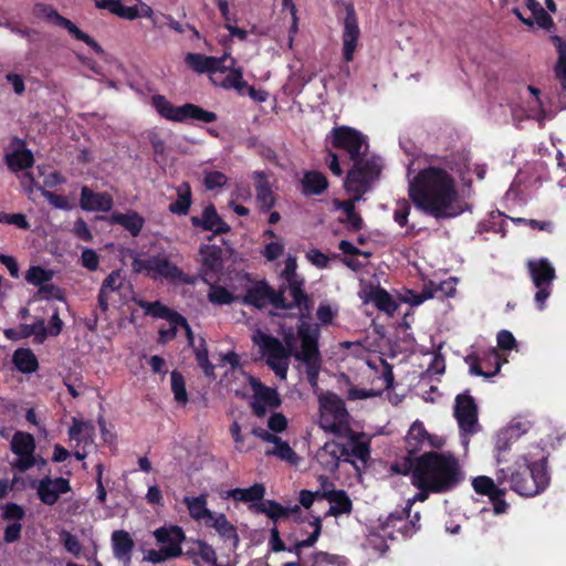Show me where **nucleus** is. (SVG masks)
Segmentation results:
<instances>
[{
	"mask_svg": "<svg viewBox=\"0 0 566 566\" xmlns=\"http://www.w3.org/2000/svg\"><path fill=\"white\" fill-rule=\"evenodd\" d=\"M408 196L419 210L438 220L454 218L462 212L457 206L455 179L441 167L420 169L409 181Z\"/></svg>",
	"mask_w": 566,
	"mask_h": 566,
	"instance_id": "f257e3e1",
	"label": "nucleus"
},
{
	"mask_svg": "<svg viewBox=\"0 0 566 566\" xmlns=\"http://www.w3.org/2000/svg\"><path fill=\"white\" fill-rule=\"evenodd\" d=\"M391 470L402 475H417L441 493L454 490L464 480V473L454 454L434 450L424 451L416 460L397 459L391 464Z\"/></svg>",
	"mask_w": 566,
	"mask_h": 566,
	"instance_id": "f03ea898",
	"label": "nucleus"
},
{
	"mask_svg": "<svg viewBox=\"0 0 566 566\" xmlns=\"http://www.w3.org/2000/svg\"><path fill=\"white\" fill-rule=\"evenodd\" d=\"M547 458L533 461L526 454L517 455L512 464L496 468L495 481L499 485L510 483V490L525 497L542 493L549 484Z\"/></svg>",
	"mask_w": 566,
	"mask_h": 566,
	"instance_id": "7ed1b4c3",
	"label": "nucleus"
},
{
	"mask_svg": "<svg viewBox=\"0 0 566 566\" xmlns=\"http://www.w3.org/2000/svg\"><path fill=\"white\" fill-rule=\"evenodd\" d=\"M296 335L301 342L300 350H294L293 357L305 364L306 379L314 388L318 384V375L322 367V355L318 348L319 327L317 324L302 321L297 324Z\"/></svg>",
	"mask_w": 566,
	"mask_h": 566,
	"instance_id": "20e7f679",
	"label": "nucleus"
},
{
	"mask_svg": "<svg viewBox=\"0 0 566 566\" xmlns=\"http://www.w3.org/2000/svg\"><path fill=\"white\" fill-rule=\"evenodd\" d=\"M253 342L259 346L261 354L266 358L268 366L280 378H285L289 368V357L293 356L295 347V337L293 333L284 336L283 343L269 334L260 332L253 337Z\"/></svg>",
	"mask_w": 566,
	"mask_h": 566,
	"instance_id": "39448f33",
	"label": "nucleus"
},
{
	"mask_svg": "<svg viewBox=\"0 0 566 566\" xmlns=\"http://www.w3.org/2000/svg\"><path fill=\"white\" fill-rule=\"evenodd\" d=\"M318 424L325 432L336 437H353L354 430L349 424V413L345 401L335 392H326L318 399Z\"/></svg>",
	"mask_w": 566,
	"mask_h": 566,
	"instance_id": "423d86ee",
	"label": "nucleus"
},
{
	"mask_svg": "<svg viewBox=\"0 0 566 566\" xmlns=\"http://www.w3.org/2000/svg\"><path fill=\"white\" fill-rule=\"evenodd\" d=\"M527 270L532 283L536 287L534 302L537 310L543 311L545 303L553 292V282L556 279V272L552 263L545 259L528 260Z\"/></svg>",
	"mask_w": 566,
	"mask_h": 566,
	"instance_id": "0eeeda50",
	"label": "nucleus"
},
{
	"mask_svg": "<svg viewBox=\"0 0 566 566\" xmlns=\"http://www.w3.org/2000/svg\"><path fill=\"white\" fill-rule=\"evenodd\" d=\"M352 161L354 165L347 172L344 182L345 188L352 192L363 193L370 182L380 175L381 167L375 158L364 159L358 157Z\"/></svg>",
	"mask_w": 566,
	"mask_h": 566,
	"instance_id": "6e6552de",
	"label": "nucleus"
},
{
	"mask_svg": "<svg viewBox=\"0 0 566 566\" xmlns=\"http://www.w3.org/2000/svg\"><path fill=\"white\" fill-rule=\"evenodd\" d=\"M331 144L335 149L345 150L349 160L363 157L368 148L367 137L349 126H337L331 130Z\"/></svg>",
	"mask_w": 566,
	"mask_h": 566,
	"instance_id": "1a4fd4ad",
	"label": "nucleus"
},
{
	"mask_svg": "<svg viewBox=\"0 0 566 566\" xmlns=\"http://www.w3.org/2000/svg\"><path fill=\"white\" fill-rule=\"evenodd\" d=\"M242 303L255 308H263L268 304L273 307H287V301L284 296V289L274 290L266 281H258L250 286L242 298Z\"/></svg>",
	"mask_w": 566,
	"mask_h": 566,
	"instance_id": "9d476101",
	"label": "nucleus"
},
{
	"mask_svg": "<svg viewBox=\"0 0 566 566\" xmlns=\"http://www.w3.org/2000/svg\"><path fill=\"white\" fill-rule=\"evenodd\" d=\"M199 255L200 279L207 284L217 282L223 270V249L217 244H201L199 248Z\"/></svg>",
	"mask_w": 566,
	"mask_h": 566,
	"instance_id": "9b49d317",
	"label": "nucleus"
},
{
	"mask_svg": "<svg viewBox=\"0 0 566 566\" xmlns=\"http://www.w3.org/2000/svg\"><path fill=\"white\" fill-rule=\"evenodd\" d=\"M405 440L407 454L402 458L411 460H416L424 447L440 449L443 446V440L438 436L430 434L420 420H416L410 426Z\"/></svg>",
	"mask_w": 566,
	"mask_h": 566,
	"instance_id": "f8f14e48",
	"label": "nucleus"
},
{
	"mask_svg": "<svg viewBox=\"0 0 566 566\" xmlns=\"http://www.w3.org/2000/svg\"><path fill=\"white\" fill-rule=\"evenodd\" d=\"M454 417L461 431L468 434L478 431V406L469 390L455 397Z\"/></svg>",
	"mask_w": 566,
	"mask_h": 566,
	"instance_id": "ddd939ff",
	"label": "nucleus"
},
{
	"mask_svg": "<svg viewBox=\"0 0 566 566\" xmlns=\"http://www.w3.org/2000/svg\"><path fill=\"white\" fill-rule=\"evenodd\" d=\"M475 493L488 496L496 515L506 513L509 503L505 501L506 488H501L497 482L486 475H479L472 480Z\"/></svg>",
	"mask_w": 566,
	"mask_h": 566,
	"instance_id": "4468645a",
	"label": "nucleus"
},
{
	"mask_svg": "<svg viewBox=\"0 0 566 566\" xmlns=\"http://www.w3.org/2000/svg\"><path fill=\"white\" fill-rule=\"evenodd\" d=\"M254 395L250 402L253 415L258 418L265 417L268 409L275 410L282 405V399L275 388L254 380L252 382Z\"/></svg>",
	"mask_w": 566,
	"mask_h": 566,
	"instance_id": "2eb2a0df",
	"label": "nucleus"
},
{
	"mask_svg": "<svg viewBox=\"0 0 566 566\" xmlns=\"http://www.w3.org/2000/svg\"><path fill=\"white\" fill-rule=\"evenodd\" d=\"M323 488L322 499L327 500L331 506L326 516H339L350 514L353 511V502L345 490H335L334 484L328 482L326 476H319Z\"/></svg>",
	"mask_w": 566,
	"mask_h": 566,
	"instance_id": "dca6fc26",
	"label": "nucleus"
},
{
	"mask_svg": "<svg viewBox=\"0 0 566 566\" xmlns=\"http://www.w3.org/2000/svg\"><path fill=\"white\" fill-rule=\"evenodd\" d=\"M10 151L4 154V163L12 172H19L31 168L34 165V156L27 148L24 139L13 136L9 144Z\"/></svg>",
	"mask_w": 566,
	"mask_h": 566,
	"instance_id": "f3484780",
	"label": "nucleus"
},
{
	"mask_svg": "<svg viewBox=\"0 0 566 566\" xmlns=\"http://www.w3.org/2000/svg\"><path fill=\"white\" fill-rule=\"evenodd\" d=\"M190 222L196 229L212 232V234L208 237L209 241H211L213 237L226 234L231 230V227L218 213L213 203L206 206L200 217L192 216Z\"/></svg>",
	"mask_w": 566,
	"mask_h": 566,
	"instance_id": "a211bd4d",
	"label": "nucleus"
},
{
	"mask_svg": "<svg viewBox=\"0 0 566 566\" xmlns=\"http://www.w3.org/2000/svg\"><path fill=\"white\" fill-rule=\"evenodd\" d=\"M360 30L358 27L357 17L353 8L348 9L344 20V29L342 34L343 40V59L346 64L354 60V53L357 48ZM346 75H349V66L346 65L343 69Z\"/></svg>",
	"mask_w": 566,
	"mask_h": 566,
	"instance_id": "6ab92c4d",
	"label": "nucleus"
},
{
	"mask_svg": "<svg viewBox=\"0 0 566 566\" xmlns=\"http://www.w3.org/2000/svg\"><path fill=\"white\" fill-rule=\"evenodd\" d=\"M465 363L469 365L471 375L490 379L501 370V361L499 352L495 348L480 355H468Z\"/></svg>",
	"mask_w": 566,
	"mask_h": 566,
	"instance_id": "aec40b11",
	"label": "nucleus"
},
{
	"mask_svg": "<svg viewBox=\"0 0 566 566\" xmlns=\"http://www.w3.org/2000/svg\"><path fill=\"white\" fill-rule=\"evenodd\" d=\"M229 53L220 57L208 56L201 53H188L185 56L186 65L198 74H214L216 72L226 73L230 66H227Z\"/></svg>",
	"mask_w": 566,
	"mask_h": 566,
	"instance_id": "412c9836",
	"label": "nucleus"
},
{
	"mask_svg": "<svg viewBox=\"0 0 566 566\" xmlns=\"http://www.w3.org/2000/svg\"><path fill=\"white\" fill-rule=\"evenodd\" d=\"M411 510L406 505L400 510L391 512L385 521L380 522L379 528L389 537L394 538V531L401 533L405 537L416 532L415 522L408 521Z\"/></svg>",
	"mask_w": 566,
	"mask_h": 566,
	"instance_id": "4be33fe9",
	"label": "nucleus"
},
{
	"mask_svg": "<svg viewBox=\"0 0 566 566\" xmlns=\"http://www.w3.org/2000/svg\"><path fill=\"white\" fill-rule=\"evenodd\" d=\"M70 481L65 478L51 479L45 476L40 480L36 494L40 501L45 505H54L61 494L69 493L71 491Z\"/></svg>",
	"mask_w": 566,
	"mask_h": 566,
	"instance_id": "5701e85b",
	"label": "nucleus"
},
{
	"mask_svg": "<svg viewBox=\"0 0 566 566\" xmlns=\"http://www.w3.org/2000/svg\"><path fill=\"white\" fill-rule=\"evenodd\" d=\"M347 454V446L335 441H327L317 450L315 459L325 471L335 472L339 468L342 458H344V461H349L346 459Z\"/></svg>",
	"mask_w": 566,
	"mask_h": 566,
	"instance_id": "b1692460",
	"label": "nucleus"
},
{
	"mask_svg": "<svg viewBox=\"0 0 566 566\" xmlns=\"http://www.w3.org/2000/svg\"><path fill=\"white\" fill-rule=\"evenodd\" d=\"M305 280H293L285 282L280 286V289H284V293L289 291L292 302H287V307H279V310H292V308H298L300 310V321L298 324L302 321H306L305 318L308 317L310 314V296L306 294L304 290Z\"/></svg>",
	"mask_w": 566,
	"mask_h": 566,
	"instance_id": "393cba45",
	"label": "nucleus"
},
{
	"mask_svg": "<svg viewBox=\"0 0 566 566\" xmlns=\"http://www.w3.org/2000/svg\"><path fill=\"white\" fill-rule=\"evenodd\" d=\"M154 537L157 543L160 544L165 549H171L172 557L178 558L182 556L181 544L186 539V534L182 527L178 525L160 526L154 531Z\"/></svg>",
	"mask_w": 566,
	"mask_h": 566,
	"instance_id": "a878e982",
	"label": "nucleus"
},
{
	"mask_svg": "<svg viewBox=\"0 0 566 566\" xmlns=\"http://www.w3.org/2000/svg\"><path fill=\"white\" fill-rule=\"evenodd\" d=\"M125 285V277L122 275L120 270L112 271L102 282L97 295L98 307L102 312L106 313L109 304L115 302L113 294L120 295V291Z\"/></svg>",
	"mask_w": 566,
	"mask_h": 566,
	"instance_id": "bb28decb",
	"label": "nucleus"
},
{
	"mask_svg": "<svg viewBox=\"0 0 566 566\" xmlns=\"http://www.w3.org/2000/svg\"><path fill=\"white\" fill-rule=\"evenodd\" d=\"M138 306L145 310L147 315H151L158 318H165L170 322V324L181 325L187 331L188 337L190 342H192V332L187 322V319L179 313L169 310L166 305L160 303L159 301L147 302V301H138Z\"/></svg>",
	"mask_w": 566,
	"mask_h": 566,
	"instance_id": "cd10ccee",
	"label": "nucleus"
},
{
	"mask_svg": "<svg viewBox=\"0 0 566 566\" xmlns=\"http://www.w3.org/2000/svg\"><path fill=\"white\" fill-rule=\"evenodd\" d=\"M113 206L114 200L108 192H94L87 186L81 188L80 207L82 210L108 212Z\"/></svg>",
	"mask_w": 566,
	"mask_h": 566,
	"instance_id": "c85d7f7f",
	"label": "nucleus"
},
{
	"mask_svg": "<svg viewBox=\"0 0 566 566\" xmlns=\"http://www.w3.org/2000/svg\"><path fill=\"white\" fill-rule=\"evenodd\" d=\"M111 541L114 557L122 562L124 566H130L135 547L130 534L124 530H116L112 533Z\"/></svg>",
	"mask_w": 566,
	"mask_h": 566,
	"instance_id": "c756f323",
	"label": "nucleus"
},
{
	"mask_svg": "<svg viewBox=\"0 0 566 566\" xmlns=\"http://www.w3.org/2000/svg\"><path fill=\"white\" fill-rule=\"evenodd\" d=\"M255 197L261 212H269L276 203V196L273 192L268 176L264 171L253 172Z\"/></svg>",
	"mask_w": 566,
	"mask_h": 566,
	"instance_id": "7c9ffc66",
	"label": "nucleus"
},
{
	"mask_svg": "<svg viewBox=\"0 0 566 566\" xmlns=\"http://www.w3.org/2000/svg\"><path fill=\"white\" fill-rule=\"evenodd\" d=\"M266 489L263 483H254L249 488H235L228 491V497L232 499L237 502L248 503V509L251 513L254 514V509L252 507L255 504H260L263 502Z\"/></svg>",
	"mask_w": 566,
	"mask_h": 566,
	"instance_id": "2f4dec72",
	"label": "nucleus"
},
{
	"mask_svg": "<svg viewBox=\"0 0 566 566\" xmlns=\"http://www.w3.org/2000/svg\"><path fill=\"white\" fill-rule=\"evenodd\" d=\"M301 192L305 197L321 196L329 186L327 177L318 170H305L300 180Z\"/></svg>",
	"mask_w": 566,
	"mask_h": 566,
	"instance_id": "473e14b6",
	"label": "nucleus"
},
{
	"mask_svg": "<svg viewBox=\"0 0 566 566\" xmlns=\"http://www.w3.org/2000/svg\"><path fill=\"white\" fill-rule=\"evenodd\" d=\"M252 507L254 509V514H264L274 523L291 515L301 514V509L298 505L295 504L293 507H284L275 500H264L260 504H255Z\"/></svg>",
	"mask_w": 566,
	"mask_h": 566,
	"instance_id": "72a5a7b5",
	"label": "nucleus"
},
{
	"mask_svg": "<svg viewBox=\"0 0 566 566\" xmlns=\"http://www.w3.org/2000/svg\"><path fill=\"white\" fill-rule=\"evenodd\" d=\"M516 441V436H512L505 429L497 432L493 450L497 468L509 465L512 459V446Z\"/></svg>",
	"mask_w": 566,
	"mask_h": 566,
	"instance_id": "f704fd0d",
	"label": "nucleus"
},
{
	"mask_svg": "<svg viewBox=\"0 0 566 566\" xmlns=\"http://www.w3.org/2000/svg\"><path fill=\"white\" fill-rule=\"evenodd\" d=\"M108 222L111 224L122 226L132 237L136 238L144 228L145 219L136 211H129L127 213L116 211L108 217Z\"/></svg>",
	"mask_w": 566,
	"mask_h": 566,
	"instance_id": "c9c22d12",
	"label": "nucleus"
},
{
	"mask_svg": "<svg viewBox=\"0 0 566 566\" xmlns=\"http://www.w3.org/2000/svg\"><path fill=\"white\" fill-rule=\"evenodd\" d=\"M182 271L166 256L154 255L153 270L150 277H158L170 281H179L182 279Z\"/></svg>",
	"mask_w": 566,
	"mask_h": 566,
	"instance_id": "e433bc0d",
	"label": "nucleus"
},
{
	"mask_svg": "<svg viewBox=\"0 0 566 566\" xmlns=\"http://www.w3.org/2000/svg\"><path fill=\"white\" fill-rule=\"evenodd\" d=\"M70 440L78 444H92L95 437V427L91 421H83L78 418H72V424L67 431Z\"/></svg>",
	"mask_w": 566,
	"mask_h": 566,
	"instance_id": "4c0bfd02",
	"label": "nucleus"
},
{
	"mask_svg": "<svg viewBox=\"0 0 566 566\" xmlns=\"http://www.w3.org/2000/svg\"><path fill=\"white\" fill-rule=\"evenodd\" d=\"M151 104L161 117L177 123L184 122V105L175 106L160 94L151 97Z\"/></svg>",
	"mask_w": 566,
	"mask_h": 566,
	"instance_id": "58836bf2",
	"label": "nucleus"
},
{
	"mask_svg": "<svg viewBox=\"0 0 566 566\" xmlns=\"http://www.w3.org/2000/svg\"><path fill=\"white\" fill-rule=\"evenodd\" d=\"M33 14L36 18L44 19L46 22L67 30L70 33L74 23L61 15L51 4L36 3L33 8Z\"/></svg>",
	"mask_w": 566,
	"mask_h": 566,
	"instance_id": "ea45409f",
	"label": "nucleus"
},
{
	"mask_svg": "<svg viewBox=\"0 0 566 566\" xmlns=\"http://www.w3.org/2000/svg\"><path fill=\"white\" fill-rule=\"evenodd\" d=\"M367 300L370 301L377 310L385 312L388 315H392L398 308V303L385 289L380 286L371 287Z\"/></svg>",
	"mask_w": 566,
	"mask_h": 566,
	"instance_id": "a19ab883",
	"label": "nucleus"
},
{
	"mask_svg": "<svg viewBox=\"0 0 566 566\" xmlns=\"http://www.w3.org/2000/svg\"><path fill=\"white\" fill-rule=\"evenodd\" d=\"M235 60L229 54L227 66H230L227 72V76L221 82L220 86L226 90L234 88L240 94L243 93L244 87H248V83L243 80V72L240 67H234Z\"/></svg>",
	"mask_w": 566,
	"mask_h": 566,
	"instance_id": "79ce46f5",
	"label": "nucleus"
},
{
	"mask_svg": "<svg viewBox=\"0 0 566 566\" xmlns=\"http://www.w3.org/2000/svg\"><path fill=\"white\" fill-rule=\"evenodd\" d=\"M95 4L98 9L107 10L111 13L127 20H134L139 15L138 8L136 6H123L120 0H95Z\"/></svg>",
	"mask_w": 566,
	"mask_h": 566,
	"instance_id": "37998d69",
	"label": "nucleus"
},
{
	"mask_svg": "<svg viewBox=\"0 0 566 566\" xmlns=\"http://www.w3.org/2000/svg\"><path fill=\"white\" fill-rule=\"evenodd\" d=\"M12 361L15 368L23 374L34 373L39 368L38 358L29 348H19L13 353Z\"/></svg>",
	"mask_w": 566,
	"mask_h": 566,
	"instance_id": "c03bdc74",
	"label": "nucleus"
},
{
	"mask_svg": "<svg viewBox=\"0 0 566 566\" xmlns=\"http://www.w3.org/2000/svg\"><path fill=\"white\" fill-rule=\"evenodd\" d=\"M177 200L169 205V211L174 214L186 216L192 203L191 188L188 182H182L177 188Z\"/></svg>",
	"mask_w": 566,
	"mask_h": 566,
	"instance_id": "a18cd8bd",
	"label": "nucleus"
},
{
	"mask_svg": "<svg viewBox=\"0 0 566 566\" xmlns=\"http://www.w3.org/2000/svg\"><path fill=\"white\" fill-rule=\"evenodd\" d=\"M308 525L313 528V531L307 538L296 539L291 546H286V551L289 553H293L296 558L301 556L302 548L313 546L322 533V518L319 516L314 517L313 521L308 523Z\"/></svg>",
	"mask_w": 566,
	"mask_h": 566,
	"instance_id": "49530a36",
	"label": "nucleus"
},
{
	"mask_svg": "<svg viewBox=\"0 0 566 566\" xmlns=\"http://www.w3.org/2000/svg\"><path fill=\"white\" fill-rule=\"evenodd\" d=\"M185 504L189 511V515L196 521H208L209 517H212L213 512L207 507V496L205 494L185 497Z\"/></svg>",
	"mask_w": 566,
	"mask_h": 566,
	"instance_id": "de8ad7c7",
	"label": "nucleus"
},
{
	"mask_svg": "<svg viewBox=\"0 0 566 566\" xmlns=\"http://www.w3.org/2000/svg\"><path fill=\"white\" fill-rule=\"evenodd\" d=\"M11 450L17 455H31L35 450V441L31 433L18 431L13 434Z\"/></svg>",
	"mask_w": 566,
	"mask_h": 566,
	"instance_id": "09e8293b",
	"label": "nucleus"
},
{
	"mask_svg": "<svg viewBox=\"0 0 566 566\" xmlns=\"http://www.w3.org/2000/svg\"><path fill=\"white\" fill-rule=\"evenodd\" d=\"M20 336H22V338H29L33 336V342L35 344H43L48 338V327L45 326V321L43 318H38L32 324H21Z\"/></svg>",
	"mask_w": 566,
	"mask_h": 566,
	"instance_id": "8fccbe9b",
	"label": "nucleus"
},
{
	"mask_svg": "<svg viewBox=\"0 0 566 566\" xmlns=\"http://www.w3.org/2000/svg\"><path fill=\"white\" fill-rule=\"evenodd\" d=\"M217 118L218 116L214 112L206 111L196 104H184V122L191 119L201 123H213Z\"/></svg>",
	"mask_w": 566,
	"mask_h": 566,
	"instance_id": "3c124183",
	"label": "nucleus"
},
{
	"mask_svg": "<svg viewBox=\"0 0 566 566\" xmlns=\"http://www.w3.org/2000/svg\"><path fill=\"white\" fill-rule=\"evenodd\" d=\"M350 441V447L348 448V455L355 457L363 461L364 463L367 462V460L370 457V444L368 441H361L360 434L354 431L353 437H345Z\"/></svg>",
	"mask_w": 566,
	"mask_h": 566,
	"instance_id": "603ef678",
	"label": "nucleus"
},
{
	"mask_svg": "<svg viewBox=\"0 0 566 566\" xmlns=\"http://www.w3.org/2000/svg\"><path fill=\"white\" fill-rule=\"evenodd\" d=\"M54 272L46 270L40 265H32L25 273V280L28 283L39 286V289L50 282L53 279Z\"/></svg>",
	"mask_w": 566,
	"mask_h": 566,
	"instance_id": "864d4df0",
	"label": "nucleus"
},
{
	"mask_svg": "<svg viewBox=\"0 0 566 566\" xmlns=\"http://www.w3.org/2000/svg\"><path fill=\"white\" fill-rule=\"evenodd\" d=\"M307 566H346V560L338 555L316 552L310 557V564Z\"/></svg>",
	"mask_w": 566,
	"mask_h": 566,
	"instance_id": "5fc2aeb1",
	"label": "nucleus"
},
{
	"mask_svg": "<svg viewBox=\"0 0 566 566\" xmlns=\"http://www.w3.org/2000/svg\"><path fill=\"white\" fill-rule=\"evenodd\" d=\"M170 380L175 400L178 403L186 405L188 402V394L184 376L178 370H172L170 374Z\"/></svg>",
	"mask_w": 566,
	"mask_h": 566,
	"instance_id": "6e6d98bb",
	"label": "nucleus"
},
{
	"mask_svg": "<svg viewBox=\"0 0 566 566\" xmlns=\"http://www.w3.org/2000/svg\"><path fill=\"white\" fill-rule=\"evenodd\" d=\"M412 484L419 490V492L416 493L412 499L408 500L407 506L410 510L416 501H426L430 493L441 494L440 491L432 489L428 482L417 475H412Z\"/></svg>",
	"mask_w": 566,
	"mask_h": 566,
	"instance_id": "4d7b16f0",
	"label": "nucleus"
},
{
	"mask_svg": "<svg viewBox=\"0 0 566 566\" xmlns=\"http://www.w3.org/2000/svg\"><path fill=\"white\" fill-rule=\"evenodd\" d=\"M216 282L210 283V291L208 293V300L212 304L217 305H229L234 301V295L230 293L226 287L216 285Z\"/></svg>",
	"mask_w": 566,
	"mask_h": 566,
	"instance_id": "13d9d810",
	"label": "nucleus"
},
{
	"mask_svg": "<svg viewBox=\"0 0 566 566\" xmlns=\"http://www.w3.org/2000/svg\"><path fill=\"white\" fill-rule=\"evenodd\" d=\"M411 211L410 202L407 199H399L394 211V220L401 228L408 224V217Z\"/></svg>",
	"mask_w": 566,
	"mask_h": 566,
	"instance_id": "bf43d9fd",
	"label": "nucleus"
},
{
	"mask_svg": "<svg viewBox=\"0 0 566 566\" xmlns=\"http://www.w3.org/2000/svg\"><path fill=\"white\" fill-rule=\"evenodd\" d=\"M275 447L272 451H269L268 454H274L282 460L293 461L296 458V453L291 448V446L283 441L280 437L279 440L272 442Z\"/></svg>",
	"mask_w": 566,
	"mask_h": 566,
	"instance_id": "052dcab7",
	"label": "nucleus"
},
{
	"mask_svg": "<svg viewBox=\"0 0 566 566\" xmlns=\"http://www.w3.org/2000/svg\"><path fill=\"white\" fill-rule=\"evenodd\" d=\"M532 428V422L525 418L517 417L514 418L510 424L504 428L506 431H510L512 436H516V440L520 439V437L526 432L530 431Z\"/></svg>",
	"mask_w": 566,
	"mask_h": 566,
	"instance_id": "680f3d73",
	"label": "nucleus"
},
{
	"mask_svg": "<svg viewBox=\"0 0 566 566\" xmlns=\"http://www.w3.org/2000/svg\"><path fill=\"white\" fill-rule=\"evenodd\" d=\"M39 189L41 190L42 196L54 208L61 209V210H70V209H72V206L70 205V202H69V200H67V198L65 196L57 195L55 192L42 189L41 187H39Z\"/></svg>",
	"mask_w": 566,
	"mask_h": 566,
	"instance_id": "e2e57ef3",
	"label": "nucleus"
},
{
	"mask_svg": "<svg viewBox=\"0 0 566 566\" xmlns=\"http://www.w3.org/2000/svg\"><path fill=\"white\" fill-rule=\"evenodd\" d=\"M61 542L64 546V548L73 554L74 556H78L81 551H82V545L77 538V536H75L74 534L67 532V531H63L61 533Z\"/></svg>",
	"mask_w": 566,
	"mask_h": 566,
	"instance_id": "0e129e2a",
	"label": "nucleus"
},
{
	"mask_svg": "<svg viewBox=\"0 0 566 566\" xmlns=\"http://www.w3.org/2000/svg\"><path fill=\"white\" fill-rule=\"evenodd\" d=\"M38 295L43 300L64 301L65 298L64 291L54 284H49V282L38 290Z\"/></svg>",
	"mask_w": 566,
	"mask_h": 566,
	"instance_id": "69168bd1",
	"label": "nucleus"
},
{
	"mask_svg": "<svg viewBox=\"0 0 566 566\" xmlns=\"http://www.w3.org/2000/svg\"><path fill=\"white\" fill-rule=\"evenodd\" d=\"M227 176L221 171H209L205 175L203 185L208 190L221 188L227 184Z\"/></svg>",
	"mask_w": 566,
	"mask_h": 566,
	"instance_id": "338daca9",
	"label": "nucleus"
},
{
	"mask_svg": "<svg viewBox=\"0 0 566 566\" xmlns=\"http://www.w3.org/2000/svg\"><path fill=\"white\" fill-rule=\"evenodd\" d=\"M287 423V418L282 412H273L268 419V428L274 434L284 432Z\"/></svg>",
	"mask_w": 566,
	"mask_h": 566,
	"instance_id": "774afa93",
	"label": "nucleus"
}]
</instances>
